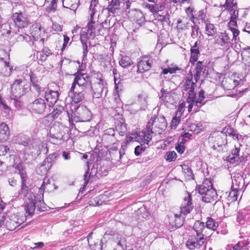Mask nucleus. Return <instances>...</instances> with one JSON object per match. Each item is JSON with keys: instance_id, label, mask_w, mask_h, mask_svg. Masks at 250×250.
<instances>
[{"instance_id": "1", "label": "nucleus", "mask_w": 250, "mask_h": 250, "mask_svg": "<svg viewBox=\"0 0 250 250\" xmlns=\"http://www.w3.org/2000/svg\"><path fill=\"white\" fill-rule=\"evenodd\" d=\"M167 125L164 116L154 115L152 117L147 123L146 128L144 132V139L146 144L151 140L153 134H160L167 127Z\"/></svg>"}, {"instance_id": "2", "label": "nucleus", "mask_w": 250, "mask_h": 250, "mask_svg": "<svg viewBox=\"0 0 250 250\" xmlns=\"http://www.w3.org/2000/svg\"><path fill=\"white\" fill-rule=\"evenodd\" d=\"M197 190L202 195V200L204 202L211 203L217 198V192L212 187L210 180L206 179L204 180L203 184L198 187Z\"/></svg>"}, {"instance_id": "3", "label": "nucleus", "mask_w": 250, "mask_h": 250, "mask_svg": "<svg viewBox=\"0 0 250 250\" xmlns=\"http://www.w3.org/2000/svg\"><path fill=\"white\" fill-rule=\"evenodd\" d=\"M227 135L223 132H214L208 138L210 146L214 150L223 151L226 147Z\"/></svg>"}, {"instance_id": "4", "label": "nucleus", "mask_w": 250, "mask_h": 250, "mask_svg": "<svg viewBox=\"0 0 250 250\" xmlns=\"http://www.w3.org/2000/svg\"><path fill=\"white\" fill-rule=\"evenodd\" d=\"M71 119L76 122H88L91 119L90 111L84 105L80 104L77 107L71 109Z\"/></svg>"}, {"instance_id": "5", "label": "nucleus", "mask_w": 250, "mask_h": 250, "mask_svg": "<svg viewBox=\"0 0 250 250\" xmlns=\"http://www.w3.org/2000/svg\"><path fill=\"white\" fill-rule=\"evenodd\" d=\"M195 92H188V96L187 98V102L188 104V111H191L192 108L194 106V111L197 112L198 108L200 107L204 104L202 103V101L205 99V92L201 89L199 92L198 99L195 100Z\"/></svg>"}, {"instance_id": "6", "label": "nucleus", "mask_w": 250, "mask_h": 250, "mask_svg": "<svg viewBox=\"0 0 250 250\" xmlns=\"http://www.w3.org/2000/svg\"><path fill=\"white\" fill-rule=\"evenodd\" d=\"M5 220V226L7 229L12 231L24 222L25 217L20 213L14 214L8 216Z\"/></svg>"}, {"instance_id": "7", "label": "nucleus", "mask_w": 250, "mask_h": 250, "mask_svg": "<svg viewBox=\"0 0 250 250\" xmlns=\"http://www.w3.org/2000/svg\"><path fill=\"white\" fill-rule=\"evenodd\" d=\"M42 33V27L40 25L37 24L32 25L30 27V34L34 43L37 44V48L42 47L44 45V39L41 38V34Z\"/></svg>"}, {"instance_id": "8", "label": "nucleus", "mask_w": 250, "mask_h": 250, "mask_svg": "<svg viewBox=\"0 0 250 250\" xmlns=\"http://www.w3.org/2000/svg\"><path fill=\"white\" fill-rule=\"evenodd\" d=\"M21 83V79H16L11 86L12 95L11 97L10 102L14 104L16 107H21V103L19 101V99L22 95L21 88L19 86Z\"/></svg>"}, {"instance_id": "9", "label": "nucleus", "mask_w": 250, "mask_h": 250, "mask_svg": "<svg viewBox=\"0 0 250 250\" xmlns=\"http://www.w3.org/2000/svg\"><path fill=\"white\" fill-rule=\"evenodd\" d=\"M205 240L202 236L190 235L186 242V246L190 250H199L203 247Z\"/></svg>"}, {"instance_id": "10", "label": "nucleus", "mask_w": 250, "mask_h": 250, "mask_svg": "<svg viewBox=\"0 0 250 250\" xmlns=\"http://www.w3.org/2000/svg\"><path fill=\"white\" fill-rule=\"evenodd\" d=\"M48 135L50 141L54 144H58L61 141L63 137L62 127L53 125L50 127Z\"/></svg>"}, {"instance_id": "11", "label": "nucleus", "mask_w": 250, "mask_h": 250, "mask_svg": "<svg viewBox=\"0 0 250 250\" xmlns=\"http://www.w3.org/2000/svg\"><path fill=\"white\" fill-rule=\"evenodd\" d=\"M28 108L32 112L42 114L46 108V104L44 100L40 98L30 104Z\"/></svg>"}, {"instance_id": "12", "label": "nucleus", "mask_w": 250, "mask_h": 250, "mask_svg": "<svg viewBox=\"0 0 250 250\" xmlns=\"http://www.w3.org/2000/svg\"><path fill=\"white\" fill-rule=\"evenodd\" d=\"M193 207L191 195L189 193H187L181 205L180 213L184 216L186 215L191 211Z\"/></svg>"}, {"instance_id": "13", "label": "nucleus", "mask_w": 250, "mask_h": 250, "mask_svg": "<svg viewBox=\"0 0 250 250\" xmlns=\"http://www.w3.org/2000/svg\"><path fill=\"white\" fill-rule=\"evenodd\" d=\"M12 20L18 29L22 30L27 25V21L21 12L15 13L13 14Z\"/></svg>"}, {"instance_id": "14", "label": "nucleus", "mask_w": 250, "mask_h": 250, "mask_svg": "<svg viewBox=\"0 0 250 250\" xmlns=\"http://www.w3.org/2000/svg\"><path fill=\"white\" fill-rule=\"evenodd\" d=\"M152 62V59L147 56L140 58L138 62V72L143 73L149 70Z\"/></svg>"}, {"instance_id": "15", "label": "nucleus", "mask_w": 250, "mask_h": 250, "mask_svg": "<svg viewBox=\"0 0 250 250\" xmlns=\"http://www.w3.org/2000/svg\"><path fill=\"white\" fill-rule=\"evenodd\" d=\"M193 228L196 232V236H202L205 238L208 237L210 236L209 232H207V229L206 228L204 223L200 221H196L193 225Z\"/></svg>"}, {"instance_id": "16", "label": "nucleus", "mask_w": 250, "mask_h": 250, "mask_svg": "<svg viewBox=\"0 0 250 250\" xmlns=\"http://www.w3.org/2000/svg\"><path fill=\"white\" fill-rule=\"evenodd\" d=\"M230 38L226 32L221 33L215 37V42L223 47H229L230 44Z\"/></svg>"}, {"instance_id": "17", "label": "nucleus", "mask_w": 250, "mask_h": 250, "mask_svg": "<svg viewBox=\"0 0 250 250\" xmlns=\"http://www.w3.org/2000/svg\"><path fill=\"white\" fill-rule=\"evenodd\" d=\"M18 34V37L16 38L17 41L18 42H26L28 43L30 45H34L35 47H37V44L34 43L31 36L24 33L22 30L18 29V31L16 32Z\"/></svg>"}, {"instance_id": "18", "label": "nucleus", "mask_w": 250, "mask_h": 250, "mask_svg": "<svg viewBox=\"0 0 250 250\" xmlns=\"http://www.w3.org/2000/svg\"><path fill=\"white\" fill-rule=\"evenodd\" d=\"M15 142L18 144L22 145L24 146H28L31 148V146L33 148V141L30 138L23 134H20L15 137L14 139Z\"/></svg>"}, {"instance_id": "19", "label": "nucleus", "mask_w": 250, "mask_h": 250, "mask_svg": "<svg viewBox=\"0 0 250 250\" xmlns=\"http://www.w3.org/2000/svg\"><path fill=\"white\" fill-rule=\"evenodd\" d=\"M88 79H74L70 89V92H72L75 89L83 90L88 85H90L87 81Z\"/></svg>"}, {"instance_id": "20", "label": "nucleus", "mask_w": 250, "mask_h": 250, "mask_svg": "<svg viewBox=\"0 0 250 250\" xmlns=\"http://www.w3.org/2000/svg\"><path fill=\"white\" fill-rule=\"evenodd\" d=\"M147 96L145 93H141L138 96V103L136 108L133 111L134 113L137 112L140 110H145L147 107Z\"/></svg>"}, {"instance_id": "21", "label": "nucleus", "mask_w": 250, "mask_h": 250, "mask_svg": "<svg viewBox=\"0 0 250 250\" xmlns=\"http://www.w3.org/2000/svg\"><path fill=\"white\" fill-rule=\"evenodd\" d=\"M45 98L49 106L53 105L57 101L59 96L58 91L47 89L45 91Z\"/></svg>"}, {"instance_id": "22", "label": "nucleus", "mask_w": 250, "mask_h": 250, "mask_svg": "<svg viewBox=\"0 0 250 250\" xmlns=\"http://www.w3.org/2000/svg\"><path fill=\"white\" fill-rule=\"evenodd\" d=\"M161 92L162 95L160 97L161 102L167 106H168V104H172L174 99L172 94L163 88L161 90Z\"/></svg>"}, {"instance_id": "23", "label": "nucleus", "mask_w": 250, "mask_h": 250, "mask_svg": "<svg viewBox=\"0 0 250 250\" xmlns=\"http://www.w3.org/2000/svg\"><path fill=\"white\" fill-rule=\"evenodd\" d=\"M162 74L164 75L167 74L168 73L172 74L174 73H180L182 71L181 67H179L174 63H171L168 65L167 67L166 68L162 67Z\"/></svg>"}, {"instance_id": "24", "label": "nucleus", "mask_w": 250, "mask_h": 250, "mask_svg": "<svg viewBox=\"0 0 250 250\" xmlns=\"http://www.w3.org/2000/svg\"><path fill=\"white\" fill-rule=\"evenodd\" d=\"M10 135V131L8 126L5 123H1L0 125V141L4 142L7 141Z\"/></svg>"}, {"instance_id": "25", "label": "nucleus", "mask_w": 250, "mask_h": 250, "mask_svg": "<svg viewBox=\"0 0 250 250\" xmlns=\"http://www.w3.org/2000/svg\"><path fill=\"white\" fill-rule=\"evenodd\" d=\"M79 0H62L63 7L75 12L78 7Z\"/></svg>"}, {"instance_id": "26", "label": "nucleus", "mask_w": 250, "mask_h": 250, "mask_svg": "<svg viewBox=\"0 0 250 250\" xmlns=\"http://www.w3.org/2000/svg\"><path fill=\"white\" fill-rule=\"evenodd\" d=\"M133 16L134 20L139 25L143 24L146 22L145 17L142 12L139 9H135L133 11Z\"/></svg>"}, {"instance_id": "27", "label": "nucleus", "mask_w": 250, "mask_h": 250, "mask_svg": "<svg viewBox=\"0 0 250 250\" xmlns=\"http://www.w3.org/2000/svg\"><path fill=\"white\" fill-rule=\"evenodd\" d=\"M197 79H186L183 85V89L185 91L189 90V92H195L194 89L196 87Z\"/></svg>"}, {"instance_id": "28", "label": "nucleus", "mask_w": 250, "mask_h": 250, "mask_svg": "<svg viewBox=\"0 0 250 250\" xmlns=\"http://www.w3.org/2000/svg\"><path fill=\"white\" fill-rule=\"evenodd\" d=\"M120 5L121 1L120 0H111L107 9L109 12L112 14H115L120 10Z\"/></svg>"}, {"instance_id": "29", "label": "nucleus", "mask_w": 250, "mask_h": 250, "mask_svg": "<svg viewBox=\"0 0 250 250\" xmlns=\"http://www.w3.org/2000/svg\"><path fill=\"white\" fill-rule=\"evenodd\" d=\"M76 91H72V92L69 91V94H71V97L73 102L75 103H78L81 101H82L84 99L83 94L81 91V90L80 89H76Z\"/></svg>"}, {"instance_id": "30", "label": "nucleus", "mask_w": 250, "mask_h": 250, "mask_svg": "<svg viewBox=\"0 0 250 250\" xmlns=\"http://www.w3.org/2000/svg\"><path fill=\"white\" fill-rule=\"evenodd\" d=\"M222 84L226 90H230L238 85L239 82L236 79H226L222 82Z\"/></svg>"}, {"instance_id": "31", "label": "nucleus", "mask_w": 250, "mask_h": 250, "mask_svg": "<svg viewBox=\"0 0 250 250\" xmlns=\"http://www.w3.org/2000/svg\"><path fill=\"white\" fill-rule=\"evenodd\" d=\"M235 149L232 151L231 154H230L227 157V161L230 163H234L237 162L239 160V148H237L235 146Z\"/></svg>"}, {"instance_id": "32", "label": "nucleus", "mask_w": 250, "mask_h": 250, "mask_svg": "<svg viewBox=\"0 0 250 250\" xmlns=\"http://www.w3.org/2000/svg\"><path fill=\"white\" fill-rule=\"evenodd\" d=\"M36 203L35 200L33 199H29L27 201L25 206V210L26 213L31 215L34 212L36 208Z\"/></svg>"}, {"instance_id": "33", "label": "nucleus", "mask_w": 250, "mask_h": 250, "mask_svg": "<svg viewBox=\"0 0 250 250\" xmlns=\"http://www.w3.org/2000/svg\"><path fill=\"white\" fill-rule=\"evenodd\" d=\"M115 130L113 128H109L104 131L103 138L104 140H110L111 143H113L115 141Z\"/></svg>"}, {"instance_id": "34", "label": "nucleus", "mask_w": 250, "mask_h": 250, "mask_svg": "<svg viewBox=\"0 0 250 250\" xmlns=\"http://www.w3.org/2000/svg\"><path fill=\"white\" fill-rule=\"evenodd\" d=\"M0 61L4 62V68L5 69L3 73V76L8 77L11 76V73L13 71V66H12L9 61H4L3 58H0Z\"/></svg>"}, {"instance_id": "35", "label": "nucleus", "mask_w": 250, "mask_h": 250, "mask_svg": "<svg viewBox=\"0 0 250 250\" xmlns=\"http://www.w3.org/2000/svg\"><path fill=\"white\" fill-rule=\"evenodd\" d=\"M206 25L205 34L208 36H213L216 33V29L214 24L210 23L208 21L206 23H204Z\"/></svg>"}, {"instance_id": "36", "label": "nucleus", "mask_w": 250, "mask_h": 250, "mask_svg": "<svg viewBox=\"0 0 250 250\" xmlns=\"http://www.w3.org/2000/svg\"><path fill=\"white\" fill-rule=\"evenodd\" d=\"M195 21L196 20H201L202 22L206 23L208 20L207 19L206 11L204 9H202L195 14Z\"/></svg>"}, {"instance_id": "37", "label": "nucleus", "mask_w": 250, "mask_h": 250, "mask_svg": "<svg viewBox=\"0 0 250 250\" xmlns=\"http://www.w3.org/2000/svg\"><path fill=\"white\" fill-rule=\"evenodd\" d=\"M218 226L217 223L211 218H208L206 222V228L207 229V232L209 233L211 231H214Z\"/></svg>"}, {"instance_id": "38", "label": "nucleus", "mask_w": 250, "mask_h": 250, "mask_svg": "<svg viewBox=\"0 0 250 250\" xmlns=\"http://www.w3.org/2000/svg\"><path fill=\"white\" fill-rule=\"evenodd\" d=\"M97 82L93 83H90L91 88L93 91L103 92L104 89L103 79H97Z\"/></svg>"}, {"instance_id": "39", "label": "nucleus", "mask_w": 250, "mask_h": 250, "mask_svg": "<svg viewBox=\"0 0 250 250\" xmlns=\"http://www.w3.org/2000/svg\"><path fill=\"white\" fill-rule=\"evenodd\" d=\"M185 12L187 14V16L190 19L191 21L195 25L196 21H195V14L196 13V11L194 10V8L193 7H188L185 9Z\"/></svg>"}, {"instance_id": "40", "label": "nucleus", "mask_w": 250, "mask_h": 250, "mask_svg": "<svg viewBox=\"0 0 250 250\" xmlns=\"http://www.w3.org/2000/svg\"><path fill=\"white\" fill-rule=\"evenodd\" d=\"M47 163H45L44 161L40 166H39L36 169V172L39 175H43L46 173L48 170L50 169L51 167H47Z\"/></svg>"}, {"instance_id": "41", "label": "nucleus", "mask_w": 250, "mask_h": 250, "mask_svg": "<svg viewBox=\"0 0 250 250\" xmlns=\"http://www.w3.org/2000/svg\"><path fill=\"white\" fill-rule=\"evenodd\" d=\"M90 17V20L87 24V33L90 36L94 37L95 35V22Z\"/></svg>"}, {"instance_id": "42", "label": "nucleus", "mask_w": 250, "mask_h": 250, "mask_svg": "<svg viewBox=\"0 0 250 250\" xmlns=\"http://www.w3.org/2000/svg\"><path fill=\"white\" fill-rule=\"evenodd\" d=\"M58 154L56 153H53L50 154L47 158L44 160V163L47 165V167H51L53 163L56 160Z\"/></svg>"}, {"instance_id": "43", "label": "nucleus", "mask_w": 250, "mask_h": 250, "mask_svg": "<svg viewBox=\"0 0 250 250\" xmlns=\"http://www.w3.org/2000/svg\"><path fill=\"white\" fill-rule=\"evenodd\" d=\"M120 65L124 68L130 66L133 64L131 59L128 56L122 57L119 62Z\"/></svg>"}, {"instance_id": "44", "label": "nucleus", "mask_w": 250, "mask_h": 250, "mask_svg": "<svg viewBox=\"0 0 250 250\" xmlns=\"http://www.w3.org/2000/svg\"><path fill=\"white\" fill-rule=\"evenodd\" d=\"M244 181L243 177L239 173L235 174L233 176L232 179V182L233 186L235 185L239 188L241 185L243 184Z\"/></svg>"}, {"instance_id": "45", "label": "nucleus", "mask_w": 250, "mask_h": 250, "mask_svg": "<svg viewBox=\"0 0 250 250\" xmlns=\"http://www.w3.org/2000/svg\"><path fill=\"white\" fill-rule=\"evenodd\" d=\"M238 17V11L233 9L231 14V18L229 22V26H236L237 25V18Z\"/></svg>"}, {"instance_id": "46", "label": "nucleus", "mask_w": 250, "mask_h": 250, "mask_svg": "<svg viewBox=\"0 0 250 250\" xmlns=\"http://www.w3.org/2000/svg\"><path fill=\"white\" fill-rule=\"evenodd\" d=\"M199 48H191L190 62L193 63L197 61L198 55L199 54Z\"/></svg>"}, {"instance_id": "47", "label": "nucleus", "mask_w": 250, "mask_h": 250, "mask_svg": "<svg viewBox=\"0 0 250 250\" xmlns=\"http://www.w3.org/2000/svg\"><path fill=\"white\" fill-rule=\"evenodd\" d=\"M101 64L105 69H109L111 68V59L108 56H106L105 58L102 59L101 61Z\"/></svg>"}, {"instance_id": "48", "label": "nucleus", "mask_w": 250, "mask_h": 250, "mask_svg": "<svg viewBox=\"0 0 250 250\" xmlns=\"http://www.w3.org/2000/svg\"><path fill=\"white\" fill-rule=\"evenodd\" d=\"M238 191L235 189H232L231 191L229 192L228 196V200L230 202H235L237 200L238 198Z\"/></svg>"}, {"instance_id": "49", "label": "nucleus", "mask_w": 250, "mask_h": 250, "mask_svg": "<svg viewBox=\"0 0 250 250\" xmlns=\"http://www.w3.org/2000/svg\"><path fill=\"white\" fill-rule=\"evenodd\" d=\"M98 0H92L91 4L89 7L90 16L91 19L93 18L95 13H96V10L95 7L98 4Z\"/></svg>"}, {"instance_id": "50", "label": "nucleus", "mask_w": 250, "mask_h": 250, "mask_svg": "<svg viewBox=\"0 0 250 250\" xmlns=\"http://www.w3.org/2000/svg\"><path fill=\"white\" fill-rule=\"evenodd\" d=\"M64 110V108L62 106H57L56 108L54 109L51 113L52 116L54 118H57Z\"/></svg>"}, {"instance_id": "51", "label": "nucleus", "mask_w": 250, "mask_h": 250, "mask_svg": "<svg viewBox=\"0 0 250 250\" xmlns=\"http://www.w3.org/2000/svg\"><path fill=\"white\" fill-rule=\"evenodd\" d=\"M182 215L181 213L180 214H175L177 228L181 227L183 224L184 218Z\"/></svg>"}, {"instance_id": "52", "label": "nucleus", "mask_w": 250, "mask_h": 250, "mask_svg": "<svg viewBox=\"0 0 250 250\" xmlns=\"http://www.w3.org/2000/svg\"><path fill=\"white\" fill-rule=\"evenodd\" d=\"M203 68L204 66L203 64V62L201 61L198 62L196 67V73L195 74V76L196 77H200Z\"/></svg>"}, {"instance_id": "53", "label": "nucleus", "mask_w": 250, "mask_h": 250, "mask_svg": "<svg viewBox=\"0 0 250 250\" xmlns=\"http://www.w3.org/2000/svg\"><path fill=\"white\" fill-rule=\"evenodd\" d=\"M57 7V1L56 0H52L50 5L46 7V11L48 13H54Z\"/></svg>"}, {"instance_id": "54", "label": "nucleus", "mask_w": 250, "mask_h": 250, "mask_svg": "<svg viewBox=\"0 0 250 250\" xmlns=\"http://www.w3.org/2000/svg\"><path fill=\"white\" fill-rule=\"evenodd\" d=\"M177 154L174 151H168L166 153V160L168 162H172L176 159Z\"/></svg>"}, {"instance_id": "55", "label": "nucleus", "mask_w": 250, "mask_h": 250, "mask_svg": "<svg viewBox=\"0 0 250 250\" xmlns=\"http://www.w3.org/2000/svg\"><path fill=\"white\" fill-rule=\"evenodd\" d=\"M245 52L244 53L242 60L245 62H250V47H248L247 48L243 49Z\"/></svg>"}, {"instance_id": "56", "label": "nucleus", "mask_w": 250, "mask_h": 250, "mask_svg": "<svg viewBox=\"0 0 250 250\" xmlns=\"http://www.w3.org/2000/svg\"><path fill=\"white\" fill-rule=\"evenodd\" d=\"M169 224L170 225V229H173L177 228L175 214L173 216H170L168 217Z\"/></svg>"}, {"instance_id": "57", "label": "nucleus", "mask_w": 250, "mask_h": 250, "mask_svg": "<svg viewBox=\"0 0 250 250\" xmlns=\"http://www.w3.org/2000/svg\"><path fill=\"white\" fill-rule=\"evenodd\" d=\"M146 149V146H143L142 145L138 146L135 148L134 153L136 156L140 155Z\"/></svg>"}, {"instance_id": "58", "label": "nucleus", "mask_w": 250, "mask_h": 250, "mask_svg": "<svg viewBox=\"0 0 250 250\" xmlns=\"http://www.w3.org/2000/svg\"><path fill=\"white\" fill-rule=\"evenodd\" d=\"M156 18L162 22H167L169 21L168 15H161L160 14H156Z\"/></svg>"}, {"instance_id": "59", "label": "nucleus", "mask_w": 250, "mask_h": 250, "mask_svg": "<svg viewBox=\"0 0 250 250\" xmlns=\"http://www.w3.org/2000/svg\"><path fill=\"white\" fill-rule=\"evenodd\" d=\"M114 83H115V86L116 90L119 92L120 91H121L122 90V83L121 79H114Z\"/></svg>"}, {"instance_id": "60", "label": "nucleus", "mask_w": 250, "mask_h": 250, "mask_svg": "<svg viewBox=\"0 0 250 250\" xmlns=\"http://www.w3.org/2000/svg\"><path fill=\"white\" fill-rule=\"evenodd\" d=\"M236 4L235 3H233V0H226V3L223 5V7L229 9L231 8H233L236 6Z\"/></svg>"}, {"instance_id": "61", "label": "nucleus", "mask_w": 250, "mask_h": 250, "mask_svg": "<svg viewBox=\"0 0 250 250\" xmlns=\"http://www.w3.org/2000/svg\"><path fill=\"white\" fill-rule=\"evenodd\" d=\"M9 150V148L6 146H0V156L4 155Z\"/></svg>"}, {"instance_id": "62", "label": "nucleus", "mask_w": 250, "mask_h": 250, "mask_svg": "<svg viewBox=\"0 0 250 250\" xmlns=\"http://www.w3.org/2000/svg\"><path fill=\"white\" fill-rule=\"evenodd\" d=\"M127 142L138 141V135L136 133L132 134L127 137Z\"/></svg>"}, {"instance_id": "63", "label": "nucleus", "mask_w": 250, "mask_h": 250, "mask_svg": "<svg viewBox=\"0 0 250 250\" xmlns=\"http://www.w3.org/2000/svg\"><path fill=\"white\" fill-rule=\"evenodd\" d=\"M229 27H230V29L233 34V38L234 40L235 41V42H236V41L237 40V37L239 34V31L238 30L234 28V27H232V26H229Z\"/></svg>"}, {"instance_id": "64", "label": "nucleus", "mask_w": 250, "mask_h": 250, "mask_svg": "<svg viewBox=\"0 0 250 250\" xmlns=\"http://www.w3.org/2000/svg\"><path fill=\"white\" fill-rule=\"evenodd\" d=\"M181 119L179 117H177V116H175L173 118L172 120L171 121V125L173 127H176L177 125L179 124V123L180 122Z\"/></svg>"}]
</instances>
